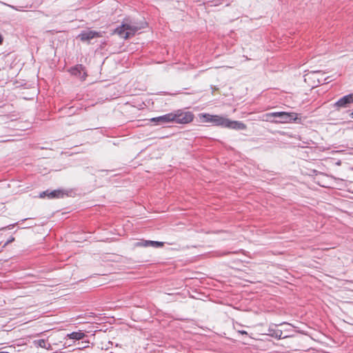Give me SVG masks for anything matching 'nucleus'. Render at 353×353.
I'll use <instances>...</instances> for the list:
<instances>
[{
  "label": "nucleus",
  "mask_w": 353,
  "mask_h": 353,
  "mask_svg": "<svg viewBox=\"0 0 353 353\" xmlns=\"http://www.w3.org/2000/svg\"><path fill=\"white\" fill-rule=\"evenodd\" d=\"M265 120L276 123H288L296 121L298 114L295 112H274L264 115Z\"/></svg>",
  "instance_id": "obj_1"
},
{
  "label": "nucleus",
  "mask_w": 353,
  "mask_h": 353,
  "mask_svg": "<svg viewBox=\"0 0 353 353\" xmlns=\"http://www.w3.org/2000/svg\"><path fill=\"white\" fill-rule=\"evenodd\" d=\"M143 26H139L132 21H125L122 25L115 29L114 32L119 35L121 38L128 39L134 36Z\"/></svg>",
  "instance_id": "obj_2"
},
{
  "label": "nucleus",
  "mask_w": 353,
  "mask_h": 353,
  "mask_svg": "<svg viewBox=\"0 0 353 353\" xmlns=\"http://www.w3.org/2000/svg\"><path fill=\"white\" fill-rule=\"evenodd\" d=\"M212 123L216 125L231 129L245 130L246 128L244 123L237 121H231L220 115H214Z\"/></svg>",
  "instance_id": "obj_3"
},
{
  "label": "nucleus",
  "mask_w": 353,
  "mask_h": 353,
  "mask_svg": "<svg viewBox=\"0 0 353 353\" xmlns=\"http://www.w3.org/2000/svg\"><path fill=\"white\" fill-rule=\"evenodd\" d=\"M173 122L180 124H186L192 121L194 114L189 111L185 112L181 110H178L172 112Z\"/></svg>",
  "instance_id": "obj_4"
},
{
  "label": "nucleus",
  "mask_w": 353,
  "mask_h": 353,
  "mask_svg": "<svg viewBox=\"0 0 353 353\" xmlns=\"http://www.w3.org/2000/svg\"><path fill=\"white\" fill-rule=\"evenodd\" d=\"M353 103V94H347L341 98L334 103V107L337 109L346 108L350 104Z\"/></svg>",
  "instance_id": "obj_5"
},
{
  "label": "nucleus",
  "mask_w": 353,
  "mask_h": 353,
  "mask_svg": "<svg viewBox=\"0 0 353 353\" xmlns=\"http://www.w3.org/2000/svg\"><path fill=\"white\" fill-rule=\"evenodd\" d=\"M70 72L72 75L77 77L81 81L85 80L87 77L85 69L81 65L71 68Z\"/></svg>",
  "instance_id": "obj_6"
},
{
  "label": "nucleus",
  "mask_w": 353,
  "mask_h": 353,
  "mask_svg": "<svg viewBox=\"0 0 353 353\" xmlns=\"http://www.w3.org/2000/svg\"><path fill=\"white\" fill-rule=\"evenodd\" d=\"M323 73H322L321 71H311L305 74V81H307V79H316L318 83H323L325 81H326L328 79L327 78H323L322 77L320 78V76H322Z\"/></svg>",
  "instance_id": "obj_7"
},
{
  "label": "nucleus",
  "mask_w": 353,
  "mask_h": 353,
  "mask_svg": "<svg viewBox=\"0 0 353 353\" xmlns=\"http://www.w3.org/2000/svg\"><path fill=\"white\" fill-rule=\"evenodd\" d=\"M66 193L61 190H55L51 192L44 191L40 194L41 198H44L47 196L49 199L63 197Z\"/></svg>",
  "instance_id": "obj_8"
},
{
  "label": "nucleus",
  "mask_w": 353,
  "mask_h": 353,
  "mask_svg": "<svg viewBox=\"0 0 353 353\" xmlns=\"http://www.w3.org/2000/svg\"><path fill=\"white\" fill-rule=\"evenodd\" d=\"M173 119H174V117L172 115V112H171V113L163 115V116L152 118V119H151V121L158 122L159 123H169V122H173Z\"/></svg>",
  "instance_id": "obj_9"
},
{
  "label": "nucleus",
  "mask_w": 353,
  "mask_h": 353,
  "mask_svg": "<svg viewBox=\"0 0 353 353\" xmlns=\"http://www.w3.org/2000/svg\"><path fill=\"white\" fill-rule=\"evenodd\" d=\"M213 117H214V115L207 114V113H201V114H199V117L200 120L202 122H205V123H212Z\"/></svg>",
  "instance_id": "obj_10"
},
{
  "label": "nucleus",
  "mask_w": 353,
  "mask_h": 353,
  "mask_svg": "<svg viewBox=\"0 0 353 353\" xmlns=\"http://www.w3.org/2000/svg\"><path fill=\"white\" fill-rule=\"evenodd\" d=\"M68 336L72 339L80 340L85 336V334L81 332H72L71 334H68Z\"/></svg>",
  "instance_id": "obj_11"
},
{
  "label": "nucleus",
  "mask_w": 353,
  "mask_h": 353,
  "mask_svg": "<svg viewBox=\"0 0 353 353\" xmlns=\"http://www.w3.org/2000/svg\"><path fill=\"white\" fill-rule=\"evenodd\" d=\"M33 344L36 347H41L46 349H49V347H50V344H48V347H47L46 341L44 339L35 340L33 341Z\"/></svg>",
  "instance_id": "obj_12"
},
{
  "label": "nucleus",
  "mask_w": 353,
  "mask_h": 353,
  "mask_svg": "<svg viewBox=\"0 0 353 353\" xmlns=\"http://www.w3.org/2000/svg\"><path fill=\"white\" fill-rule=\"evenodd\" d=\"M89 318H90V323H92H92H97V324L100 323L98 321H101V318L97 316L96 315H94L93 313H90Z\"/></svg>",
  "instance_id": "obj_13"
},
{
  "label": "nucleus",
  "mask_w": 353,
  "mask_h": 353,
  "mask_svg": "<svg viewBox=\"0 0 353 353\" xmlns=\"http://www.w3.org/2000/svg\"><path fill=\"white\" fill-rule=\"evenodd\" d=\"M134 247H148V240H141L139 241L136 242L134 244Z\"/></svg>",
  "instance_id": "obj_14"
},
{
  "label": "nucleus",
  "mask_w": 353,
  "mask_h": 353,
  "mask_svg": "<svg viewBox=\"0 0 353 353\" xmlns=\"http://www.w3.org/2000/svg\"><path fill=\"white\" fill-rule=\"evenodd\" d=\"M148 244L149 246L159 248L162 247L164 243L161 241H148Z\"/></svg>",
  "instance_id": "obj_15"
},
{
  "label": "nucleus",
  "mask_w": 353,
  "mask_h": 353,
  "mask_svg": "<svg viewBox=\"0 0 353 353\" xmlns=\"http://www.w3.org/2000/svg\"><path fill=\"white\" fill-rule=\"evenodd\" d=\"M89 35H90V39L95 37H99V32H92V31H90V33H89Z\"/></svg>",
  "instance_id": "obj_16"
},
{
  "label": "nucleus",
  "mask_w": 353,
  "mask_h": 353,
  "mask_svg": "<svg viewBox=\"0 0 353 353\" xmlns=\"http://www.w3.org/2000/svg\"><path fill=\"white\" fill-rule=\"evenodd\" d=\"M81 40H87L88 39V34H81L79 36Z\"/></svg>",
  "instance_id": "obj_17"
},
{
  "label": "nucleus",
  "mask_w": 353,
  "mask_h": 353,
  "mask_svg": "<svg viewBox=\"0 0 353 353\" xmlns=\"http://www.w3.org/2000/svg\"><path fill=\"white\" fill-rule=\"evenodd\" d=\"M239 332L241 334H248V332L245 330H239Z\"/></svg>",
  "instance_id": "obj_18"
},
{
  "label": "nucleus",
  "mask_w": 353,
  "mask_h": 353,
  "mask_svg": "<svg viewBox=\"0 0 353 353\" xmlns=\"http://www.w3.org/2000/svg\"><path fill=\"white\" fill-rule=\"evenodd\" d=\"M3 42V37L1 36V34H0V44H1Z\"/></svg>",
  "instance_id": "obj_19"
},
{
  "label": "nucleus",
  "mask_w": 353,
  "mask_h": 353,
  "mask_svg": "<svg viewBox=\"0 0 353 353\" xmlns=\"http://www.w3.org/2000/svg\"><path fill=\"white\" fill-rule=\"evenodd\" d=\"M10 8L14 9V10H19L17 8H16L14 6H9Z\"/></svg>",
  "instance_id": "obj_20"
},
{
  "label": "nucleus",
  "mask_w": 353,
  "mask_h": 353,
  "mask_svg": "<svg viewBox=\"0 0 353 353\" xmlns=\"http://www.w3.org/2000/svg\"><path fill=\"white\" fill-rule=\"evenodd\" d=\"M12 241H14V238H12V239H10V241L8 242H11Z\"/></svg>",
  "instance_id": "obj_21"
},
{
  "label": "nucleus",
  "mask_w": 353,
  "mask_h": 353,
  "mask_svg": "<svg viewBox=\"0 0 353 353\" xmlns=\"http://www.w3.org/2000/svg\"><path fill=\"white\" fill-rule=\"evenodd\" d=\"M352 118H353V112L350 114Z\"/></svg>",
  "instance_id": "obj_22"
},
{
  "label": "nucleus",
  "mask_w": 353,
  "mask_h": 353,
  "mask_svg": "<svg viewBox=\"0 0 353 353\" xmlns=\"http://www.w3.org/2000/svg\"><path fill=\"white\" fill-rule=\"evenodd\" d=\"M0 353H9V352H0Z\"/></svg>",
  "instance_id": "obj_23"
}]
</instances>
